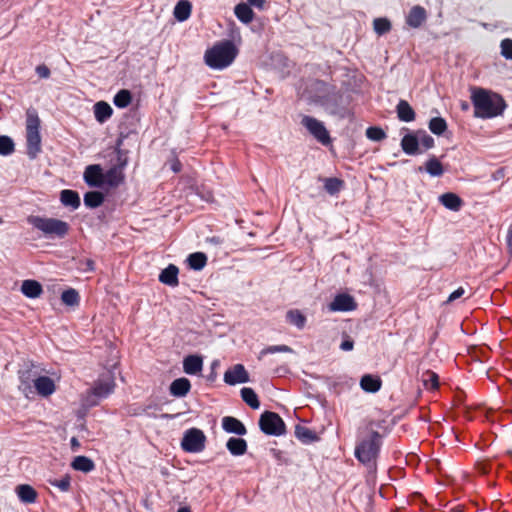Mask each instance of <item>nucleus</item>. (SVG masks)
Instances as JSON below:
<instances>
[{
    "mask_svg": "<svg viewBox=\"0 0 512 512\" xmlns=\"http://www.w3.org/2000/svg\"><path fill=\"white\" fill-rule=\"evenodd\" d=\"M248 2L250 5H252L256 8L262 9L264 6L265 0H248Z\"/></svg>",
    "mask_w": 512,
    "mask_h": 512,
    "instance_id": "4d7b16f0",
    "label": "nucleus"
},
{
    "mask_svg": "<svg viewBox=\"0 0 512 512\" xmlns=\"http://www.w3.org/2000/svg\"><path fill=\"white\" fill-rule=\"evenodd\" d=\"M429 129L436 135H441L446 129V121L441 117L432 118L429 122Z\"/></svg>",
    "mask_w": 512,
    "mask_h": 512,
    "instance_id": "79ce46f5",
    "label": "nucleus"
},
{
    "mask_svg": "<svg viewBox=\"0 0 512 512\" xmlns=\"http://www.w3.org/2000/svg\"><path fill=\"white\" fill-rule=\"evenodd\" d=\"M3 222L2 218L0 217V224Z\"/></svg>",
    "mask_w": 512,
    "mask_h": 512,
    "instance_id": "69168bd1",
    "label": "nucleus"
},
{
    "mask_svg": "<svg viewBox=\"0 0 512 512\" xmlns=\"http://www.w3.org/2000/svg\"><path fill=\"white\" fill-rule=\"evenodd\" d=\"M237 53L238 50L231 41H221L208 49L204 58L209 67L223 69L234 61Z\"/></svg>",
    "mask_w": 512,
    "mask_h": 512,
    "instance_id": "f03ea898",
    "label": "nucleus"
},
{
    "mask_svg": "<svg viewBox=\"0 0 512 512\" xmlns=\"http://www.w3.org/2000/svg\"><path fill=\"white\" fill-rule=\"evenodd\" d=\"M287 321L296 326L298 329H303L306 324V317L305 315L297 310H289L286 314Z\"/></svg>",
    "mask_w": 512,
    "mask_h": 512,
    "instance_id": "72a5a7b5",
    "label": "nucleus"
},
{
    "mask_svg": "<svg viewBox=\"0 0 512 512\" xmlns=\"http://www.w3.org/2000/svg\"><path fill=\"white\" fill-rule=\"evenodd\" d=\"M465 294V289L463 287H459L457 290H455L453 293H451L447 299V303H451L460 297H462Z\"/></svg>",
    "mask_w": 512,
    "mask_h": 512,
    "instance_id": "603ef678",
    "label": "nucleus"
},
{
    "mask_svg": "<svg viewBox=\"0 0 512 512\" xmlns=\"http://www.w3.org/2000/svg\"><path fill=\"white\" fill-rule=\"evenodd\" d=\"M373 27L378 35H383L390 31L391 23L387 18H376L373 21Z\"/></svg>",
    "mask_w": 512,
    "mask_h": 512,
    "instance_id": "37998d69",
    "label": "nucleus"
},
{
    "mask_svg": "<svg viewBox=\"0 0 512 512\" xmlns=\"http://www.w3.org/2000/svg\"><path fill=\"white\" fill-rule=\"evenodd\" d=\"M301 124L322 144L330 141L329 133L324 124L311 116H303Z\"/></svg>",
    "mask_w": 512,
    "mask_h": 512,
    "instance_id": "1a4fd4ad",
    "label": "nucleus"
},
{
    "mask_svg": "<svg viewBox=\"0 0 512 512\" xmlns=\"http://www.w3.org/2000/svg\"><path fill=\"white\" fill-rule=\"evenodd\" d=\"M34 387L38 394L44 397L51 395L55 391L54 381L47 376L36 378L34 380Z\"/></svg>",
    "mask_w": 512,
    "mask_h": 512,
    "instance_id": "dca6fc26",
    "label": "nucleus"
},
{
    "mask_svg": "<svg viewBox=\"0 0 512 512\" xmlns=\"http://www.w3.org/2000/svg\"><path fill=\"white\" fill-rule=\"evenodd\" d=\"M226 446H227V449L230 451V453L235 456L243 455V454H245V452L247 450V443L242 438L231 437L227 441Z\"/></svg>",
    "mask_w": 512,
    "mask_h": 512,
    "instance_id": "bb28decb",
    "label": "nucleus"
},
{
    "mask_svg": "<svg viewBox=\"0 0 512 512\" xmlns=\"http://www.w3.org/2000/svg\"><path fill=\"white\" fill-rule=\"evenodd\" d=\"M241 397L243 401L249 405L252 409H258L260 406V402L254 390L252 388H242L241 389Z\"/></svg>",
    "mask_w": 512,
    "mask_h": 512,
    "instance_id": "f704fd0d",
    "label": "nucleus"
},
{
    "mask_svg": "<svg viewBox=\"0 0 512 512\" xmlns=\"http://www.w3.org/2000/svg\"><path fill=\"white\" fill-rule=\"evenodd\" d=\"M36 72L41 78H48L50 76V70L46 65H39L36 67Z\"/></svg>",
    "mask_w": 512,
    "mask_h": 512,
    "instance_id": "864d4df0",
    "label": "nucleus"
},
{
    "mask_svg": "<svg viewBox=\"0 0 512 512\" xmlns=\"http://www.w3.org/2000/svg\"><path fill=\"white\" fill-rule=\"evenodd\" d=\"M314 89L319 92L316 95V100L321 102L322 104H326L328 101L332 100L335 96L334 88L330 87L323 81H316L314 84Z\"/></svg>",
    "mask_w": 512,
    "mask_h": 512,
    "instance_id": "2eb2a0df",
    "label": "nucleus"
},
{
    "mask_svg": "<svg viewBox=\"0 0 512 512\" xmlns=\"http://www.w3.org/2000/svg\"><path fill=\"white\" fill-rule=\"evenodd\" d=\"M112 111L111 106L104 101H99L94 105L95 118L99 123H104L109 119L112 115Z\"/></svg>",
    "mask_w": 512,
    "mask_h": 512,
    "instance_id": "393cba45",
    "label": "nucleus"
},
{
    "mask_svg": "<svg viewBox=\"0 0 512 512\" xmlns=\"http://www.w3.org/2000/svg\"><path fill=\"white\" fill-rule=\"evenodd\" d=\"M425 169L431 176H441L444 173L441 162L434 156L426 162Z\"/></svg>",
    "mask_w": 512,
    "mask_h": 512,
    "instance_id": "4c0bfd02",
    "label": "nucleus"
},
{
    "mask_svg": "<svg viewBox=\"0 0 512 512\" xmlns=\"http://www.w3.org/2000/svg\"><path fill=\"white\" fill-rule=\"evenodd\" d=\"M259 426L268 435L279 436L285 432V423L275 412L265 411L259 419Z\"/></svg>",
    "mask_w": 512,
    "mask_h": 512,
    "instance_id": "0eeeda50",
    "label": "nucleus"
},
{
    "mask_svg": "<svg viewBox=\"0 0 512 512\" xmlns=\"http://www.w3.org/2000/svg\"><path fill=\"white\" fill-rule=\"evenodd\" d=\"M104 202V195L99 191H89L84 195V203L87 207L97 208Z\"/></svg>",
    "mask_w": 512,
    "mask_h": 512,
    "instance_id": "473e14b6",
    "label": "nucleus"
},
{
    "mask_svg": "<svg viewBox=\"0 0 512 512\" xmlns=\"http://www.w3.org/2000/svg\"><path fill=\"white\" fill-rule=\"evenodd\" d=\"M381 379L378 376H372L370 374L364 375L361 378L360 386L366 392H377L381 388Z\"/></svg>",
    "mask_w": 512,
    "mask_h": 512,
    "instance_id": "b1692460",
    "label": "nucleus"
},
{
    "mask_svg": "<svg viewBox=\"0 0 512 512\" xmlns=\"http://www.w3.org/2000/svg\"><path fill=\"white\" fill-rule=\"evenodd\" d=\"M28 222L50 237L64 238L70 230L67 222L56 218L30 216Z\"/></svg>",
    "mask_w": 512,
    "mask_h": 512,
    "instance_id": "39448f33",
    "label": "nucleus"
},
{
    "mask_svg": "<svg viewBox=\"0 0 512 512\" xmlns=\"http://www.w3.org/2000/svg\"><path fill=\"white\" fill-rule=\"evenodd\" d=\"M276 352H284V353H292L293 350L287 346V345H275V346H269L265 349H263L261 352H260V356L259 358H261L262 356H264L265 354H268V353H276Z\"/></svg>",
    "mask_w": 512,
    "mask_h": 512,
    "instance_id": "09e8293b",
    "label": "nucleus"
},
{
    "mask_svg": "<svg viewBox=\"0 0 512 512\" xmlns=\"http://www.w3.org/2000/svg\"><path fill=\"white\" fill-rule=\"evenodd\" d=\"M427 19L426 10L421 6H414L406 17V23L412 28L420 27Z\"/></svg>",
    "mask_w": 512,
    "mask_h": 512,
    "instance_id": "ddd939ff",
    "label": "nucleus"
},
{
    "mask_svg": "<svg viewBox=\"0 0 512 512\" xmlns=\"http://www.w3.org/2000/svg\"><path fill=\"white\" fill-rule=\"evenodd\" d=\"M71 478L69 475L63 476L61 479H50L49 483L57 487L62 492H67L71 486Z\"/></svg>",
    "mask_w": 512,
    "mask_h": 512,
    "instance_id": "a18cd8bd",
    "label": "nucleus"
},
{
    "mask_svg": "<svg viewBox=\"0 0 512 512\" xmlns=\"http://www.w3.org/2000/svg\"><path fill=\"white\" fill-rule=\"evenodd\" d=\"M124 180L123 165L114 166L104 173V184L117 187Z\"/></svg>",
    "mask_w": 512,
    "mask_h": 512,
    "instance_id": "4468645a",
    "label": "nucleus"
},
{
    "mask_svg": "<svg viewBox=\"0 0 512 512\" xmlns=\"http://www.w3.org/2000/svg\"><path fill=\"white\" fill-rule=\"evenodd\" d=\"M191 3L188 0L179 1L174 8V17L178 21H185L191 14Z\"/></svg>",
    "mask_w": 512,
    "mask_h": 512,
    "instance_id": "cd10ccee",
    "label": "nucleus"
},
{
    "mask_svg": "<svg viewBox=\"0 0 512 512\" xmlns=\"http://www.w3.org/2000/svg\"><path fill=\"white\" fill-rule=\"evenodd\" d=\"M501 54L507 59H512V40L511 39L502 40Z\"/></svg>",
    "mask_w": 512,
    "mask_h": 512,
    "instance_id": "8fccbe9b",
    "label": "nucleus"
},
{
    "mask_svg": "<svg viewBox=\"0 0 512 512\" xmlns=\"http://www.w3.org/2000/svg\"><path fill=\"white\" fill-rule=\"evenodd\" d=\"M222 427L226 432L237 435H245L247 432L243 423L231 416H226L222 419Z\"/></svg>",
    "mask_w": 512,
    "mask_h": 512,
    "instance_id": "f3484780",
    "label": "nucleus"
},
{
    "mask_svg": "<svg viewBox=\"0 0 512 512\" xmlns=\"http://www.w3.org/2000/svg\"><path fill=\"white\" fill-rule=\"evenodd\" d=\"M191 388L190 381L187 378H178L170 385V393L176 397L185 396Z\"/></svg>",
    "mask_w": 512,
    "mask_h": 512,
    "instance_id": "4be33fe9",
    "label": "nucleus"
},
{
    "mask_svg": "<svg viewBox=\"0 0 512 512\" xmlns=\"http://www.w3.org/2000/svg\"><path fill=\"white\" fill-rule=\"evenodd\" d=\"M21 291L29 298H37L42 294L43 289L38 281L25 280L22 282Z\"/></svg>",
    "mask_w": 512,
    "mask_h": 512,
    "instance_id": "412c9836",
    "label": "nucleus"
},
{
    "mask_svg": "<svg viewBox=\"0 0 512 512\" xmlns=\"http://www.w3.org/2000/svg\"><path fill=\"white\" fill-rule=\"evenodd\" d=\"M472 102L474 105V114L480 118H490L500 114L505 103L501 96L491 93L482 88H474L472 90Z\"/></svg>",
    "mask_w": 512,
    "mask_h": 512,
    "instance_id": "f257e3e1",
    "label": "nucleus"
},
{
    "mask_svg": "<svg viewBox=\"0 0 512 512\" xmlns=\"http://www.w3.org/2000/svg\"><path fill=\"white\" fill-rule=\"evenodd\" d=\"M353 346H354V342L353 340H351L350 338H347L345 339L342 343H341V349L344 350V351H350L353 349Z\"/></svg>",
    "mask_w": 512,
    "mask_h": 512,
    "instance_id": "5fc2aeb1",
    "label": "nucleus"
},
{
    "mask_svg": "<svg viewBox=\"0 0 512 512\" xmlns=\"http://www.w3.org/2000/svg\"><path fill=\"white\" fill-rule=\"evenodd\" d=\"M79 294L75 289L65 290L61 295V300L65 305L77 306L79 304Z\"/></svg>",
    "mask_w": 512,
    "mask_h": 512,
    "instance_id": "58836bf2",
    "label": "nucleus"
},
{
    "mask_svg": "<svg viewBox=\"0 0 512 512\" xmlns=\"http://www.w3.org/2000/svg\"><path fill=\"white\" fill-rule=\"evenodd\" d=\"M295 435L303 443H311L317 440V436L312 430L301 425L295 427Z\"/></svg>",
    "mask_w": 512,
    "mask_h": 512,
    "instance_id": "c9c22d12",
    "label": "nucleus"
},
{
    "mask_svg": "<svg viewBox=\"0 0 512 512\" xmlns=\"http://www.w3.org/2000/svg\"><path fill=\"white\" fill-rule=\"evenodd\" d=\"M60 200L63 205L70 206L77 209L80 206V197L77 192L73 190H63L61 192Z\"/></svg>",
    "mask_w": 512,
    "mask_h": 512,
    "instance_id": "c85d7f7f",
    "label": "nucleus"
},
{
    "mask_svg": "<svg viewBox=\"0 0 512 512\" xmlns=\"http://www.w3.org/2000/svg\"><path fill=\"white\" fill-rule=\"evenodd\" d=\"M366 136L373 141H381L386 137L385 132L379 127H369Z\"/></svg>",
    "mask_w": 512,
    "mask_h": 512,
    "instance_id": "de8ad7c7",
    "label": "nucleus"
},
{
    "mask_svg": "<svg viewBox=\"0 0 512 512\" xmlns=\"http://www.w3.org/2000/svg\"><path fill=\"white\" fill-rule=\"evenodd\" d=\"M418 141L419 145H422L426 149H430L434 146V139L426 133H423Z\"/></svg>",
    "mask_w": 512,
    "mask_h": 512,
    "instance_id": "3c124183",
    "label": "nucleus"
},
{
    "mask_svg": "<svg viewBox=\"0 0 512 512\" xmlns=\"http://www.w3.org/2000/svg\"><path fill=\"white\" fill-rule=\"evenodd\" d=\"M131 99V93L128 90H120L114 97V104L119 108H125L130 104Z\"/></svg>",
    "mask_w": 512,
    "mask_h": 512,
    "instance_id": "a19ab883",
    "label": "nucleus"
},
{
    "mask_svg": "<svg viewBox=\"0 0 512 512\" xmlns=\"http://www.w3.org/2000/svg\"><path fill=\"white\" fill-rule=\"evenodd\" d=\"M203 361L200 356L190 355L187 356L183 361V369L187 374H197L202 371Z\"/></svg>",
    "mask_w": 512,
    "mask_h": 512,
    "instance_id": "6ab92c4d",
    "label": "nucleus"
},
{
    "mask_svg": "<svg viewBox=\"0 0 512 512\" xmlns=\"http://www.w3.org/2000/svg\"><path fill=\"white\" fill-rule=\"evenodd\" d=\"M397 115L401 121L411 122L415 119V112L405 100H400L397 105Z\"/></svg>",
    "mask_w": 512,
    "mask_h": 512,
    "instance_id": "a878e982",
    "label": "nucleus"
},
{
    "mask_svg": "<svg viewBox=\"0 0 512 512\" xmlns=\"http://www.w3.org/2000/svg\"><path fill=\"white\" fill-rule=\"evenodd\" d=\"M160 282L169 285V286H177L178 285V268L170 264L167 268H165L161 274L159 275Z\"/></svg>",
    "mask_w": 512,
    "mask_h": 512,
    "instance_id": "aec40b11",
    "label": "nucleus"
},
{
    "mask_svg": "<svg viewBox=\"0 0 512 512\" xmlns=\"http://www.w3.org/2000/svg\"><path fill=\"white\" fill-rule=\"evenodd\" d=\"M80 448V442L77 438L73 437L71 439V449L72 451L76 452Z\"/></svg>",
    "mask_w": 512,
    "mask_h": 512,
    "instance_id": "13d9d810",
    "label": "nucleus"
},
{
    "mask_svg": "<svg viewBox=\"0 0 512 512\" xmlns=\"http://www.w3.org/2000/svg\"><path fill=\"white\" fill-rule=\"evenodd\" d=\"M235 15L243 23H250L254 18V12L246 3H240L235 7Z\"/></svg>",
    "mask_w": 512,
    "mask_h": 512,
    "instance_id": "c756f323",
    "label": "nucleus"
},
{
    "mask_svg": "<svg viewBox=\"0 0 512 512\" xmlns=\"http://www.w3.org/2000/svg\"><path fill=\"white\" fill-rule=\"evenodd\" d=\"M71 466L78 471L90 472L94 469V462L86 456H77L71 463Z\"/></svg>",
    "mask_w": 512,
    "mask_h": 512,
    "instance_id": "7c9ffc66",
    "label": "nucleus"
},
{
    "mask_svg": "<svg viewBox=\"0 0 512 512\" xmlns=\"http://www.w3.org/2000/svg\"><path fill=\"white\" fill-rule=\"evenodd\" d=\"M40 119L37 112L33 109L27 111L26 117V142L27 155L35 159L41 152Z\"/></svg>",
    "mask_w": 512,
    "mask_h": 512,
    "instance_id": "20e7f679",
    "label": "nucleus"
},
{
    "mask_svg": "<svg viewBox=\"0 0 512 512\" xmlns=\"http://www.w3.org/2000/svg\"><path fill=\"white\" fill-rule=\"evenodd\" d=\"M115 388V378L111 372L102 374L95 381L93 387L87 391L85 403L88 406H95L99 400L108 397Z\"/></svg>",
    "mask_w": 512,
    "mask_h": 512,
    "instance_id": "423d86ee",
    "label": "nucleus"
},
{
    "mask_svg": "<svg viewBox=\"0 0 512 512\" xmlns=\"http://www.w3.org/2000/svg\"><path fill=\"white\" fill-rule=\"evenodd\" d=\"M14 149V142L10 137L0 136V154L10 155L14 152Z\"/></svg>",
    "mask_w": 512,
    "mask_h": 512,
    "instance_id": "c03bdc74",
    "label": "nucleus"
},
{
    "mask_svg": "<svg viewBox=\"0 0 512 512\" xmlns=\"http://www.w3.org/2000/svg\"><path fill=\"white\" fill-rule=\"evenodd\" d=\"M188 263L190 268L201 270L207 263V257L201 252L192 253L188 257Z\"/></svg>",
    "mask_w": 512,
    "mask_h": 512,
    "instance_id": "e433bc0d",
    "label": "nucleus"
},
{
    "mask_svg": "<svg viewBox=\"0 0 512 512\" xmlns=\"http://www.w3.org/2000/svg\"><path fill=\"white\" fill-rule=\"evenodd\" d=\"M84 180L90 187H102L104 185V173L100 165H89L84 172Z\"/></svg>",
    "mask_w": 512,
    "mask_h": 512,
    "instance_id": "9b49d317",
    "label": "nucleus"
},
{
    "mask_svg": "<svg viewBox=\"0 0 512 512\" xmlns=\"http://www.w3.org/2000/svg\"><path fill=\"white\" fill-rule=\"evenodd\" d=\"M371 425L368 427L369 433L367 437L363 438L355 449L357 459L369 467L375 465V460L381 446V436L372 429Z\"/></svg>",
    "mask_w": 512,
    "mask_h": 512,
    "instance_id": "7ed1b4c3",
    "label": "nucleus"
},
{
    "mask_svg": "<svg viewBox=\"0 0 512 512\" xmlns=\"http://www.w3.org/2000/svg\"><path fill=\"white\" fill-rule=\"evenodd\" d=\"M401 146L405 153L410 155L416 154L419 146L418 138L411 134L405 135L402 138Z\"/></svg>",
    "mask_w": 512,
    "mask_h": 512,
    "instance_id": "2f4dec72",
    "label": "nucleus"
},
{
    "mask_svg": "<svg viewBox=\"0 0 512 512\" xmlns=\"http://www.w3.org/2000/svg\"><path fill=\"white\" fill-rule=\"evenodd\" d=\"M422 381L426 388L436 389L439 386L438 375L430 370H427L422 374Z\"/></svg>",
    "mask_w": 512,
    "mask_h": 512,
    "instance_id": "ea45409f",
    "label": "nucleus"
},
{
    "mask_svg": "<svg viewBox=\"0 0 512 512\" xmlns=\"http://www.w3.org/2000/svg\"><path fill=\"white\" fill-rule=\"evenodd\" d=\"M508 246L510 247V250L512 251V226L510 227L508 231V237H507Z\"/></svg>",
    "mask_w": 512,
    "mask_h": 512,
    "instance_id": "052dcab7",
    "label": "nucleus"
},
{
    "mask_svg": "<svg viewBox=\"0 0 512 512\" xmlns=\"http://www.w3.org/2000/svg\"><path fill=\"white\" fill-rule=\"evenodd\" d=\"M16 493L24 503H34L37 498V492L35 489L27 484L18 485L16 487Z\"/></svg>",
    "mask_w": 512,
    "mask_h": 512,
    "instance_id": "5701e85b",
    "label": "nucleus"
},
{
    "mask_svg": "<svg viewBox=\"0 0 512 512\" xmlns=\"http://www.w3.org/2000/svg\"><path fill=\"white\" fill-rule=\"evenodd\" d=\"M224 381L229 385L246 383L249 381V375L242 364H235L224 373Z\"/></svg>",
    "mask_w": 512,
    "mask_h": 512,
    "instance_id": "9d476101",
    "label": "nucleus"
},
{
    "mask_svg": "<svg viewBox=\"0 0 512 512\" xmlns=\"http://www.w3.org/2000/svg\"><path fill=\"white\" fill-rule=\"evenodd\" d=\"M177 512H191V510L188 507H182Z\"/></svg>",
    "mask_w": 512,
    "mask_h": 512,
    "instance_id": "e2e57ef3",
    "label": "nucleus"
},
{
    "mask_svg": "<svg viewBox=\"0 0 512 512\" xmlns=\"http://www.w3.org/2000/svg\"><path fill=\"white\" fill-rule=\"evenodd\" d=\"M343 182L337 178H327L325 180V189L326 191L333 195L340 191Z\"/></svg>",
    "mask_w": 512,
    "mask_h": 512,
    "instance_id": "49530a36",
    "label": "nucleus"
},
{
    "mask_svg": "<svg viewBox=\"0 0 512 512\" xmlns=\"http://www.w3.org/2000/svg\"><path fill=\"white\" fill-rule=\"evenodd\" d=\"M24 383H22V385L20 386V388L23 390V392L25 393V395L28 397L29 396V393H33L32 389L30 386H24Z\"/></svg>",
    "mask_w": 512,
    "mask_h": 512,
    "instance_id": "680f3d73",
    "label": "nucleus"
},
{
    "mask_svg": "<svg viewBox=\"0 0 512 512\" xmlns=\"http://www.w3.org/2000/svg\"><path fill=\"white\" fill-rule=\"evenodd\" d=\"M454 512H461V511H454Z\"/></svg>",
    "mask_w": 512,
    "mask_h": 512,
    "instance_id": "338daca9",
    "label": "nucleus"
},
{
    "mask_svg": "<svg viewBox=\"0 0 512 512\" xmlns=\"http://www.w3.org/2000/svg\"><path fill=\"white\" fill-rule=\"evenodd\" d=\"M170 167L173 172L178 173L181 170V163L177 158H174L170 161Z\"/></svg>",
    "mask_w": 512,
    "mask_h": 512,
    "instance_id": "6e6d98bb",
    "label": "nucleus"
},
{
    "mask_svg": "<svg viewBox=\"0 0 512 512\" xmlns=\"http://www.w3.org/2000/svg\"><path fill=\"white\" fill-rule=\"evenodd\" d=\"M461 107H462V109H463V110H467V109L469 108V105H468V103L463 102V103L461 104Z\"/></svg>",
    "mask_w": 512,
    "mask_h": 512,
    "instance_id": "0e129e2a",
    "label": "nucleus"
},
{
    "mask_svg": "<svg viewBox=\"0 0 512 512\" xmlns=\"http://www.w3.org/2000/svg\"><path fill=\"white\" fill-rule=\"evenodd\" d=\"M85 264H86L85 270H88V271L94 270V262L92 260H89V259L86 260Z\"/></svg>",
    "mask_w": 512,
    "mask_h": 512,
    "instance_id": "bf43d9fd",
    "label": "nucleus"
},
{
    "mask_svg": "<svg viewBox=\"0 0 512 512\" xmlns=\"http://www.w3.org/2000/svg\"><path fill=\"white\" fill-rule=\"evenodd\" d=\"M440 203L447 209L459 211L463 206V200L455 193L447 192L439 197Z\"/></svg>",
    "mask_w": 512,
    "mask_h": 512,
    "instance_id": "a211bd4d",
    "label": "nucleus"
},
{
    "mask_svg": "<svg viewBox=\"0 0 512 512\" xmlns=\"http://www.w3.org/2000/svg\"><path fill=\"white\" fill-rule=\"evenodd\" d=\"M356 308L354 298L348 294H339L329 304L330 311H351Z\"/></svg>",
    "mask_w": 512,
    "mask_h": 512,
    "instance_id": "f8f14e48",
    "label": "nucleus"
},
{
    "mask_svg": "<svg viewBox=\"0 0 512 512\" xmlns=\"http://www.w3.org/2000/svg\"><path fill=\"white\" fill-rule=\"evenodd\" d=\"M206 436L197 428L187 430L182 438L181 447L186 452L197 453L205 448Z\"/></svg>",
    "mask_w": 512,
    "mask_h": 512,
    "instance_id": "6e6552de",
    "label": "nucleus"
}]
</instances>
